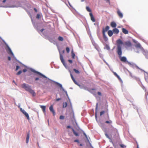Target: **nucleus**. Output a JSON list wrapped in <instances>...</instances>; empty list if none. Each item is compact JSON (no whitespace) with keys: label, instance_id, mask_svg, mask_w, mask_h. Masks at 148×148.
<instances>
[{"label":"nucleus","instance_id":"obj_1","mask_svg":"<svg viewBox=\"0 0 148 148\" xmlns=\"http://www.w3.org/2000/svg\"><path fill=\"white\" fill-rule=\"evenodd\" d=\"M117 44V53L119 56L121 61L125 62L127 61L126 58L124 56L121 57L122 54L121 46V45L123 44L122 41L120 39H118L116 41Z\"/></svg>","mask_w":148,"mask_h":148},{"label":"nucleus","instance_id":"obj_2","mask_svg":"<svg viewBox=\"0 0 148 148\" xmlns=\"http://www.w3.org/2000/svg\"><path fill=\"white\" fill-rule=\"evenodd\" d=\"M21 86L22 88H24L26 90L32 94L33 97L36 96V94L34 90L31 89L30 86L24 83Z\"/></svg>","mask_w":148,"mask_h":148},{"label":"nucleus","instance_id":"obj_3","mask_svg":"<svg viewBox=\"0 0 148 148\" xmlns=\"http://www.w3.org/2000/svg\"><path fill=\"white\" fill-rule=\"evenodd\" d=\"M6 46L7 48L6 50L8 53L9 54H10L13 56H14V54L12 51V50H11L10 48L7 45Z\"/></svg>","mask_w":148,"mask_h":148},{"label":"nucleus","instance_id":"obj_4","mask_svg":"<svg viewBox=\"0 0 148 148\" xmlns=\"http://www.w3.org/2000/svg\"><path fill=\"white\" fill-rule=\"evenodd\" d=\"M60 60L63 63V65L65 66L66 67V64L65 62V61L61 53H60Z\"/></svg>","mask_w":148,"mask_h":148},{"label":"nucleus","instance_id":"obj_5","mask_svg":"<svg viewBox=\"0 0 148 148\" xmlns=\"http://www.w3.org/2000/svg\"><path fill=\"white\" fill-rule=\"evenodd\" d=\"M124 45L125 47H129L131 46L132 44L131 42L130 41H127L125 42L124 44Z\"/></svg>","mask_w":148,"mask_h":148},{"label":"nucleus","instance_id":"obj_6","mask_svg":"<svg viewBox=\"0 0 148 148\" xmlns=\"http://www.w3.org/2000/svg\"><path fill=\"white\" fill-rule=\"evenodd\" d=\"M33 71L34 73H37V74H38L39 75L43 77L44 78H47V77L45 76L44 75L42 74L41 73L39 72L36 71L35 70H33Z\"/></svg>","mask_w":148,"mask_h":148},{"label":"nucleus","instance_id":"obj_7","mask_svg":"<svg viewBox=\"0 0 148 148\" xmlns=\"http://www.w3.org/2000/svg\"><path fill=\"white\" fill-rule=\"evenodd\" d=\"M49 109L50 111L53 113V116H55V112L53 109V106L51 105L49 107Z\"/></svg>","mask_w":148,"mask_h":148},{"label":"nucleus","instance_id":"obj_8","mask_svg":"<svg viewBox=\"0 0 148 148\" xmlns=\"http://www.w3.org/2000/svg\"><path fill=\"white\" fill-rule=\"evenodd\" d=\"M112 73H113L114 75L120 81V82H122V80L120 78L119 76L115 72L113 71H112Z\"/></svg>","mask_w":148,"mask_h":148},{"label":"nucleus","instance_id":"obj_9","mask_svg":"<svg viewBox=\"0 0 148 148\" xmlns=\"http://www.w3.org/2000/svg\"><path fill=\"white\" fill-rule=\"evenodd\" d=\"M90 16V17L91 20L93 22H95V19L93 15L92 14L91 12L89 14Z\"/></svg>","mask_w":148,"mask_h":148},{"label":"nucleus","instance_id":"obj_10","mask_svg":"<svg viewBox=\"0 0 148 148\" xmlns=\"http://www.w3.org/2000/svg\"><path fill=\"white\" fill-rule=\"evenodd\" d=\"M23 113L25 115V116L27 117V119L28 120H29L30 118L29 117V116L28 113H27L25 111H23Z\"/></svg>","mask_w":148,"mask_h":148},{"label":"nucleus","instance_id":"obj_11","mask_svg":"<svg viewBox=\"0 0 148 148\" xmlns=\"http://www.w3.org/2000/svg\"><path fill=\"white\" fill-rule=\"evenodd\" d=\"M117 13L120 18H122L123 17V14L119 10L117 11Z\"/></svg>","mask_w":148,"mask_h":148},{"label":"nucleus","instance_id":"obj_12","mask_svg":"<svg viewBox=\"0 0 148 148\" xmlns=\"http://www.w3.org/2000/svg\"><path fill=\"white\" fill-rule=\"evenodd\" d=\"M113 32L114 34H118L119 32V31L117 28H115L113 29Z\"/></svg>","mask_w":148,"mask_h":148},{"label":"nucleus","instance_id":"obj_13","mask_svg":"<svg viewBox=\"0 0 148 148\" xmlns=\"http://www.w3.org/2000/svg\"><path fill=\"white\" fill-rule=\"evenodd\" d=\"M109 27L108 26H107L105 27V29H103V32L104 33H105V32L108 31L109 29Z\"/></svg>","mask_w":148,"mask_h":148},{"label":"nucleus","instance_id":"obj_14","mask_svg":"<svg viewBox=\"0 0 148 148\" xmlns=\"http://www.w3.org/2000/svg\"><path fill=\"white\" fill-rule=\"evenodd\" d=\"M29 138V132L27 134V137H26V142L27 143H28Z\"/></svg>","mask_w":148,"mask_h":148},{"label":"nucleus","instance_id":"obj_15","mask_svg":"<svg viewBox=\"0 0 148 148\" xmlns=\"http://www.w3.org/2000/svg\"><path fill=\"white\" fill-rule=\"evenodd\" d=\"M111 26L113 28L116 27V24L114 22H112L110 24Z\"/></svg>","mask_w":148,"mask_h":148},{"label":"nucleus","instance_id":"obj_16","mask_svg":"<svg viewBox=\"0 0 148 148\" xmlns=\"http://www.w3.org/2000/svg\"><path fill=\"white\" fill-rule=\"evenodd\" d=\"M123 32L125 34H127L128 33V31L125 28H123L122 29Z\"/></svg>","mask_w":148,"mask_h":148},{"label":"nucleus","instance_id":"obj_17","mask_svg":"<svg viewBox=\"0 0 148 148\" xmlns=\"http://www.w3.org/2000/svg\"><path fill=\"white\" fill-rule=\"evenodd\" d=\"M108 33V36L110 37L113 34V32L111 30H109Z\"/></svg>","mask_w":148,"mask_h":148},{"label":"nucleus","instance_id":"obj_18","mask_svg":"<svg viewBox=\"0 0 148 148\" xmlns=\"http://www.w3.org/2000/svg\"><path fill=\"white\" fill-rule=\"evenodd\" d=\"M103 38L104 40L106 42L108 40V38L106 36L105 33H104L103 32Z\"/></svg>","mask_w":148,"mask_h":148},{"label":"nucleus","instance_id":"obj_19","mask_svg":"<svg viewBox=\"0 0 148 148\" xmlns=\"http://www.w3.org/2000/svg\"><path fill=\"white\" fill-rule=\"evenodd\" d=\"M40 108L42 109V111L44 113H45L46 112V106H40Z\"/></svg>","mask_w":148,"mask_h":148},{"label":"nucleus","instance_id":"obj_20","mask_svg":"<svg viewBox=\"0 0 148 148\" xmlns=\"http://www.w3.org/2000/svg\"><path fill=\"white\" fill-rule=\"evenodd\" d=\"M71 55L72 58L73 59H74L75 56V54L74 53L73 49H72L71 51Z\"/></svg>","mask_w":148,"mask_h":148},{"label":"nucleus","instance_id":"obj_21","mask_svg":"<svg viewBox=\"0 0 148 148\" xmlns=\"http://www.w3.org/2000/svg\"><path fill=\"white\" fill-rule=\"evenodd\" d=\"M135 46L136 48H141V45H140V43H139L136 44L135 45Z\"/></svg>","mask_w":148,"mask_h":148},{"label":"nucleus","instance_id":"obj_22","mask_svg":"<svg viewBox=\"0 0 148 148\" xmlns=\"http://www.w3.org/2000/svg\"><path fill=\"white\" fill-rule=\"evenodd\" d=\"M72 131H73V133L76 136H79V134H78L75 131V130H74V129H72Z\"/></svg>","mask_w":148,"mask_h":148},{"label":"nucleus","instance_id":"obj_23","mask_svg":"<svg viewBox=\"0 0 148 148\" xmlns=\"http://www.w3.org/2000/svg\"><path fill=\"white\" fill-rule=\"evenodd\" d=\"M58 39L59 41H62L64 40L63 38L61 36H59Z\"/></svg>","mask_w":148,"mask_h":148},{"label":"nucleus","instance_id":"obj_24","mask_svg":"<svg viewBox=\"0 0 148 148\" xmlns=\"http://www.w3.org/2000/svg\"><path fill=\"white\" fill-rule=\"evenodd\" d=\"M86 9L88 11L90 12V13L91 12V10L89 7L86 6Z\"/></svg>","mask_w":148,"mask_h":148},{"label":"nucleus","instance_id":"obj_25","mask_svg":"<svg viewBox=\"0 0 148 148\" xmlns=\"http://www.w3.org/2000/svg\"><path fill=\"white\" fill-rule=\"evenodd\" d=\"M67 106V103L66 102H64L63 103V107L65 108Z\"/></svg>","mask_w":148,"mask_h":148},{"label":"nucleus","instance_id":"obj_26","mask_svg":"<svg viewBox=\"0 0 148 148\" xmlns=\"http://www.w3.org/2000/svg\"><path fill=\"white\" fill-rule=\"evenodd\" d=\"M73 71L75 72L77 74H79V71L77 70L76 69H73Z\"/></svg>","mask_w":148,"mask_h":148},{"label":"nucleus","instance_id":"obj_27","mask_svg":"<svg viewBox=\"0 0 148 148\" xmlns=\"http://www.w3.org/2000/svg\"><path fill=\"white\" fill-rule=\"evenodd\" d=\"M66 51L67 53H69L70 51V49L68 47H67L66 48Z\"/></svg>","mask_w":148,"mask_h":148},{"label":"nucleus","instance_id":"obj_28","mask_svg":"<svg viewBox=\"0 0 148 148\" xmlns=\"http://www.w3.org/2000/svg\"><path fill=\"white\" fill-rule=\"evenodd\" d=\"M64 119V116L62 115H60V119Z\"/></svg>","mask_w":148,"mask_h":148},{"label":"nucleus","instance_id":"obj_29","mask_svg":"<svg viewBox=\"0 0 148 148\" xmlns=\"http://www.w3.org/2000/svg\"><path fill=\"white\" fill-rule=\"evenodd\" d=\"M75 83V84L77 85L78 86H79L80 85H79L77 83V82L75 81V79L74 80H73V81Z\"/></svg>","mask_w":148,"mask_h":148},{"label":"nucleus","instance_id":"obj_30","mask_svg":"<svg viewBox=\"0 0 148 148\" xmlns=\"http://www.w3.org/2000/svg\"><path fill=\"white\" fill-rule=\"evenodd\" d=\"M106 123L110 124L112 123V121L111 120L109 121H106L105 122Z\"/></svg>","mask_w":148,"mask_h":148},{"label":"nucleus","instance_id":"obj_31","mask_svg":"<svg viewBox=\"0 0 148 148\" xmlns=\"http://www.w3.org/2000/svg\"><path fill=\"white\" fill-rule=\"evenodd\" d=\"M105 113L104 111H101L100 112V116L102 115L103 114Z\"/></svg>","mask_w":148,"mask_h":148},{"label":"nucleus","instance_id":"obj_32","mask_svg":"<svg viewBox=\"0 0 148 148\" xmlns=\"http://www.w3.org/2000/svg\"><path fill=\"white\" fill-rule=\"evenodd\" d=\"M22 73V71H19L17 73V75H19L21 74Z\"/></svg>","mask_w":148,"mask_h":148},{"label":"nucleus","instance_id":"obj_33","mask_svg":"<svg viewBox=\"0 0 148 148\" xmlns=\"http://www.w3.org/2000/svg\"><path fill=\"white\" fill-rule=\"evenodd\" d=\"M106 48L108 50H109L110 49V48L109 47V46L108 45H106Z\"/></svg>","mask_w":148,"mask_h":148},{"label":"nucleus","instance_id":"obj_34","mask_svg":"<svg viewBox=\"0 0 148 148\" xmlns=\"http://www.w3.org/2000/svg\"><path fill=\"white\" fill-rule=\"evenodd\" d=\"M20 66H16V69H15V71H17V70H18L19 68H20Z\"/></svg>","mask_w":148,"mask_h":148},{"label":"nucleus","instance_id":"obj_35","mask_svg":"<svg viewBox=\"0 0 148 148\" xmlns=\"http://www.w3.org/2000/svg\"><path fill=\"white\" fill-rule=\"evenodd\" d=\"M71 79L73 81V80H74L75 79L74 78L73 75H72L71 74Z\"/></svg>","mask_w":148,"mask_h":148},{"label":"nucleus","instance_id":"obj_36","mask_svg":"<svg viewBox=\"0 0 148 148\" xmlns=\"http://www.w3.org/2000/svg\"><path fill=\"white\" fill-rule=\"evenodd\" d=\"M40 15L39 14H37L36 16V18H37L38 19H39V18H40Z\"/></svg>","mask_w":148,"mask_h":148},{"label":"nucleus","instance_id":"obj_37","mask_svg":"<svg viewBox=\"0 0 148 148\" xmlns=\"http://www.w3.org/2000/svg\"><path fill=\"white\" fill-rule=\"evenodd\" d=\"M105 135L106 136V137L107 138H108L110 139V138L109 137V135H108V134H107L106 133L105 134Z\"/></svg>","mask_w":148,"mask_h":148},{"label":"nucleus","instance_id":"obj_38","mask_svg":"<svg viewBox=\"0 0 148 148\" xmlns=\"http://www.w3.org/2000/svg\"><path fill=\"white\" fill-rule=\"evenodd\" d=\"M51 42H53V39L51 38H49L48 39Z\"/></svg>","mask_w":148,"mask_h":148},{"label":"nucleus","instance_id":"obj_39","mask_svg":"<svg viewBox=\"0 0 148 148\" xmlns=\"http://www.w3.org/2000/svg\"><path fill=\"white\" fill-rule=\"evenodd\" d=\"M57 84L61 88H62V86L61 84H60L59 83H57Z\"/></svg>","mask_w":148,"mask_h":148},{"label":"nucleus","instance_id":"obj_40","mask_svg":"<svg viewBox=\"0 0 148 148\" xmlns=\"http://www.w3.org/2000/svg\"><path fill=\"white\" fill-rule=\"evenodd\" d=\"M120 146L122 148H124L125 147V146L123 144H120Z\"/></svg>","mask_w":148,"mask_h":148},{"label":"nucleus","instance_id":"obj_41","mask_svg":"<svg viewBox=\"0 0 148 148\" xmlns=\"http://www.w3.org/2000/svg\"><path fill=\"white\" fill-rule=\"evenodd\" d=\"M74 142H77V143H79V140H77V139L75 140H74Z\"/></svg>","mask_w":148,"mask_h":148},{"label":"nucleus","instance_id":"obj_42","mask_svg":"<svg viewBox=\"0 0 148 148\" xmlns=\"http://www.w3.org/2000/svg\"><path fill=\"white\" fill-rule=\"evenodd\" d=\"M68 61L71 64L73 62L72 60H69Z\"/></svg>","mask_w":148,"mask_h":148},{"label":"nucleus","instance_id":"obj_43","mask_svg":"<svg viewBox=\"0 0 148 148\" xmlns=\"http://www.w3.org/2000/svg\"><path fill=\"white\" fill-rule=\"evenodd\" d=\"M61 98H58V99H57L56 100V101H59V100H61Z\"/></svg>","mask_w":148,"mask_h":148},{"label":"nucleus","instance_id":"obj_44","mask_svg":"<svg viewBox=\"0 0 148 148\" xmlns=\"http://www.w3.org/2000/svg\"><path fill=\"white\" fill-rule=\"evenodd\" d=\"M105 0L106 1V2L107 3H109V4H110V0Z\"/></svg>","mask_w":148,"mask_h":148},{"label":"nucleus","instance_id":"obj_45","mask_svg":"<svg viewBox=\"0 0 148 148\" xmlns=\"http://www.w3.org/2000/svg\"><path fill=\"white\" fill-rule=\"evenodd\" d=\"M98 103H97V104H96V111L97 109V108H98Z\"/></svg>","mask_w":148,"mask_h":148},{"label":"nucleus","instance_id":"obj_46","mask_svg":"<svg viewBox=\"0 0 148 148\" xmlns=\"http://www.w3.org/2000/svg\"><path fill=\"white\" fill-rule=\"evenodd\" d=\"M27 71V69H23V72H26Z\"/></svg>","mask_w":148,"mask_h":148},{"label":"nucleus","instance_id":"obj_47","mask_svg":"<svg viewBox=\"0 0 148 148\" xmlns=\"http://www.w3.org/2000/svg\"><path fill=\"white\" fill-rule=\"evenodd\" d=\"M97 94L99 95H101V92H97Z\"/></svg>","mask_w":148,"mask_h":148},{"label":"nucleus","instance_id":"obj_48","mask_svg":"<svg viewBox=\"0 0 148 148\" xmlns=\"http://www.w3.org/2000/svg\"><path fill=\"white\" fill-rule=\"evenodd\" d=\"M8 59L10 61L11 60V58L9 56L8 57Z\"/></svg>","mask_w":148,"mask_h":148},{"label":"nucleus","instance_id":"obj_49","mask_svg":"<svg viewBox=\"0 0 148 148\" xmlns=\"http://www.w3.org/2000/svg\"><path fill=\"white\" fill-rule=\"evenodd\" d=\"M39 79V78L38 77H36L35 79V80L36 81L38 80Z\"/></svg>","mask_w":148,"mask_h":148},{"label":"nucleus","instance_id":"obj_50","mask_svg":"<svg viewBox=\"0 0 148 148\" xmlns=\"http://www.w3.org/2000/svg\"><path fill=\"white\" fill-rule=\"evenodd\" d=\"M71 127L70 126H69V125H68V126H67L66 127V128H71Z\"/></svg>","mask_w":148,"mask_h":148},{"label":"nucleus","instance_id":"obj_51","mask_svg":"<svg viewBox=\"0 0 148 148\" xmlns=\"http://www.w3.org/2000/svg\"><path fill=\"white\" fill-rule=\"evenodd\" d=\"M20 110H21V111L23 113V111H25L24 110H23L22 108H20Z\"/></svg>","mask_w":148,"mask_h":148},{"label":"nucleus","instance_id":"obj_52","mask_svg":"<svg viewBox=\"0 0 148 148\" xmlns=\"http://www.w3.org/2000/svg\"><path fill=\"white\" fill-rule=\"evenodd\" d=\"M44 30V29H41L40 30V31L41 32H42Z\"/></svg>","mask_w":148,"mask_h":148},{"label":"nucleus","instance_id":"obj_53","mask_svg":"<svg viewBox=\"0 0 148 148\" xmlns=\"http://www.w3.org/2000/svg\"><path fill=\"white\" fill-rule=\"evenodd\" d=\"M34 10L35 11V12H37V9H36V8H34Z\"/></svg>","mask_w":148,"mask_h":148},{"label":"nucleus","instance_id":"obj_54","mask_svg":"<svg viewBox=\"0 0 148 148\" xmlns=\"http://www.w3.org/2000/svg\"><path fill=\"white\" fill-rule=\"evenodd\" d=\"M6 0H3V2L4 3L6 2Z\"/></svg>","mask_w":148,"mask_h":148},{"label":"nucleus","instance_id":"obj_55","mask_svg":"<svg viewBox=\"0 0 148 148\" xmlns=\"http://www.w3.org/2000/svg\"><path fill=\"white\" fill-rule=\"evenodd\" d=\"M64 52H65V51H64V50H63V51H62V53H64Z\"/></svg>","mask_w":148,"mask_h":148},{"label":"nucleus","instance_id":"obj_56","mask_svg":"<svg viewBox=\"0 0 148 148\" xmlns=\"http://www.w3.org/2000/svg\"><path fill=\"white\" fill-rule=\"evenodd\" d=\"M95 117L96 118H97V114L96 113H95Z\"/></svg>","mask_w":148,"mask_h":148},{"label":"nucleus","instance_id":"obj_57","mask_svg":"<svg viewBox=\"0 0 148 148\" xmlns=\"http://www.w3.org/2000/svg\"><path fill=\"white\" fill-rule=\"evenodd\" d=\"M137 148H139L138 145V144H137Z\"/></svg>","mask_w":148,"mask_h":148},{"label":"nucleus","instance_id":"obj_58","mask_svg":"<svg viewBox=\"0 0 148 148\" xmlns=\"http://www.w3.org/2000/svg\"><path fill=\"white\" fill-rule=\"evenodd\" d=\"M13 82L14 83H15V82L14 80H13Z\"/></svg>","mask_w":148,"mask_h":148},{"label":"nucleus","instance_id":"obj_59","mask_svg":"<svg viewBox=\"0 0 148 148\" xmlns=\"http://www.w3.org/2000/svg\"><path fill=\"white\" fill-rule=\"evenodd\" d=\"M84 135H85L86 136V135L85 133H84Z\"/></svg>","mask_w":148,"mask_h":148},{"label":"nucleus","instance_id":"obj_60","mask_svg":"<svg viewBox=\"0 0 148 148\" xmlns=\"http://www.w3.org/2000/svg\"><path fill=\"white\" fill-rule=\"evenodd\" d=\"M80 145L81 146H82V144H80Z\"/></svg>","mask_w":148,"mask_h":148},{"label":"nucleus","instance_id":"obj_61","mask_svg":"<svg viewBox=\"0 0 148 148\" xmlns=\"http://www.w3.org/2000/svg\"><path fill=\"white\" fill-rule=\"evenodd\" d=\"M65 92H66V94H67V92L66 91H65Z\"/></svg>","mask_w":148,"mask_h":148},{"label":"nucleus","instance_id":"obj_62","mask_svg":"<svg viewBox=\"0 0 148 148\" xmlns=\"http://www.w3.org/2000/svg\"><path fill=\"white\" fill-rule=\"evenodd\" d=\"M70 6H71V5L69 4Z\"/></svg>","mask_w":148,"mask_h":148}]
</instances>
